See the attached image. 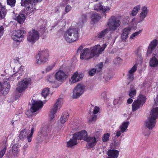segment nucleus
Listing matches in <instances>:
<instances>
[{
  "mask_svg": "<svg viewBox=\"0 0 158 158\" xmlns=\"http://www.w3.org/2000/svg\"><path fill=\"white\" fill-rule=\"evenodd\" d=\"M157 44V40H154L152 41L148 46L146 54L148 57L152 54V56L149 60V65L153 68L158 67V47L155 49Z\"/></svg>",
  "mask_w": 158,
  "mask_h": 158,
  "instance_id": "f257e3e1",
  "label": "nucleus"
},
{
  "mask_svg": "<svg viewBox=\"0 0 158 158\" xmlns=\"http://www.w3.org/2000/svg\"><path fill=\"white\" fill-rule=\"evenodd\" d=\"M120 19L117 16H112L109 19L107 26L108 28H106L98 33V36L99 38H102L110 31L112 32L115 31L121 24Z\"/></svg>",
  "mask_w": 158,
  "mask_h": 158,
  "instance_id": "f03ea898",
  "label": "nucleus"
},
{
  "mask_svg": "<svg viewBox=\"0 0 158 158\" xmlns=\"http://www.w3.org/2000/svg\"><path fill=\"white\" fill-rule=\"evenodd\" d=\"M63 37L68 42H73L77 40L79 37L78 28L73 27H70L64 32Z\"/></svg>",
  "mask_w": 158,
  "mask_h": 158,
  "instance_id": "7ed1b4c3",
  "label": "nucleus"
},
{
  "mask_svg": "<svg viewBox=\"0 0 158 158\" xmlns=\"http://www.w3.org/2000/svg\"><path fill=\"white\" fill-rule=\"evenodd\" d=\"M49 56V51L48 50H42L39 51L36 57V63L40 65L46 62Z\"/></svg>",
  "mask_w": 158,
  "mask_h": 158,
  "instance_id": "20e7f679",
  "label": "nucleus"
},
{
  "mask_svg": "<svg viewBox=\"0 0 158 158\" xmlns=\"http://www.w3.org/2000/svg\"><path fill=\"white\" fill-rule=\"evenodd\" d=\"M146 99L145 96L141 94H140L137 99L135 101L132 103V111H135L141 107L145 102Z\"/></svg>",
  "mask_w": 158,
  "mask_h": 158,
  "instance_id": "39448f33",
  "label": "nucleus"
},
{
  "mask_svg": "<svg viewBox=\"0 0 158 158\" xmlns=\"http://www.w3.org/2000/svg\"><path fill=\"white\" fill-rule=\"evenodd\" d=\"M86 86L81 83H78L74 88L73 91L72 97L77 98L81 96L85 90Z\"/></svg>",
  "mask_w": 158,
  "mask_h": 158,
  "instance_id": "423d86ee",
  "label": "nucleus"
},
{
  "mask_svg": "<svg viewBox=\"0 0 158 158\" xmlns=\"http://www.w3.org/2000/svg\"><path fill=\"white\" fill-rule=\"evenodd\" d=\"M40 33L36 30L32 29L30 31L27 35V40L31 44L34 43L39 38Z\"/></svg>",
  "mask_w": 158,
  "mask_h": 158,
  "instance_id": "0eeeda50",
  "label": "nucleus"
},
{
  "mask_svg": "<svg viewBox=\"0 0 158 158\" xmlns=\"http://www.w3.org/2000/svg\"><path fill=\"white\" fill-rule=\"evenodd\" d=\"M15 76V74H14L8 78H4L3 79V83L0 82V91H5L6 93H7L10 89V82L11 81L14 80V77Z\"/></svg>",
  "mask_w": 158,
  "mask_h": 158,
  "instance_id": "6e6552de",
  "label": "nucleus"
},
{
  "mask_svg": "<svg viewBox=\"0 0 158 158\" xmlns=\"http://www.w3.org/2000/svg\"><path fill=\"white\" fill-rule=\"evenodd\" d=\"M99 135H97L96 134L88 137L87 139H86V141L87 142V147L88 148L94 147L99 140Z\"/></svg>",
  "mask_w": 158,
  "mask_h": 158,
  "instance_id": "1a4fd4ad",
  "label": "nucleus"
},
{
  "mask_svg": "<svg viewBox=\"0 0 158 158\" xmlns=\"http://www.w3.org/2000/svg\"><path fill=\"white\" fill-rule=\"evenodd\" d=\"M25 31L23 30H15L12 32L11 38L15 41L20 42L24 37Z\"/></svg>",
  "mask_w": 158,
  "mask_h": 158,
  "instance_id": "9d476101",
  "label": "nucleus"
},
{
  "mask_svg": "<svg viewBox=\"0 0 158 158\" xmlns=\"http://www.w3.org/2000/svg\"><path fill=\"white\" fill-rule=\"evenodd\" d=\"M34 132V127H32L31 130L26 128L21 132L19 137L21 139L26 137L28 142H30L32 140V135Z\"/></svg>",
  "mask_w": 158,
  "mask_h": 158,
  "instance_id": "9b49d317",
  "label": "nucleus"
},
{
  "mask_svg": "<svg viewBox=\"0 0 158 158\" xmlns=\"http://www.w3.org/2000/svg\"><path fill=\"white\" fill-rule=\"evenodd\" d=\"M31 79L29 78H25L19 82L16 88L17 90L19 92H22L26 89L27 85L30 84Z\"/></svg>",
  "mask_w": 158,
  "mask_h": 158,
  "instance_id": "f8f14e48",
  "label": "nucleus"
},
{
  "mask_svg": "<svg viewBox=\"0 0 158 158\" xmlns=\"http://www.w3.org/2000/svg\"><path fill=\"white\" fill-rule=\"evenodd\" d=\"M106 46V44H104L102 47L98 44L90 48L91 51H92V54L94 55V57L98 56L101 54L102 52L104 50Z\"/></svg>",
  "mask_w": 158,
  "mask_h": 158,
  "instance_id": "ddd939ff",
  "label": "nucleus"
},
{
  "mask_svg": "<svg viewBox=\"0 0 158 158\" xmlns=\"http://www.w3.org/2000/svg\"><path fill=\"white\" fill-rule=\"evenodd\" d=\"M93 57L94 55L92 53L90 48H86L81 51L80 58L81 60H87Z\"/></svg>",
  "mask_w": 158,
  "mask_h": 158,
  "instance_id": "4468645a",
  "label": "nucleus"
},
{
  "mask_svg": "<svg viewBox=\"0 0 158 158\" xmlns=\"http://www.w3.org/2000/svg\"><path fill=\"white\" fill-rule=\"evenodd\" d=\"M56 80L59 82H63L65 81L68 77L67 74L62 70H59L54 75Z\"/></svg>",
  "mask_w": 158,
  "mask_h": 158,
  "instance_id": "2eb2a0df",
  "label": "nucleus"
},
{
  "mask_svg": "<svg viewBox=\"0 0 158 158\" xmlns=\"http://www.w3.org/2000/svg\"><path fill=\"white\" fill-rule=\"evenodd\" d=\"M83 75L81 73L76 72L73 73L69 80V83L73 85L81 80L83 77Z\"/></svg>",
  "mask_w": 158,
  "mask_h": 158,
  "instance_id": "dca6fc26",
  "label": "nucleus"
},
{
  "mask_svg": "<svg viewBox=\"0 0 158 158\" xmlns=\"http://www.w3.org/2000/svg\"><path fill=\"white\" fill-rule=\"evenodd\" d=\"M129 124L130 123L128 121H125L122 122L119 127L120 130L117 131L116 132V136L118 137L122 133L126 132Z\"/></svg>",
  "mask_w": 158,
  "mask_h": 158,
  "instance_id": "f3484780",
  "label": "nucleus"
},
{
  "mask_svg": "<svg viewBox=\"0 0 158 158\" xmlns=\"http://www.w3.org/2000/svg\"><path fill=\"white\" fill-rule=\"evenodd\" d=\"M43 102L41 101L33 100L32 102L31 111L34 112L41 108L43 106Z\"/></svg>",
  "mask_w": 158,
  "mask_h": 158,
  "instance_id": "a211bd4d",
  "label": "nucleus"
},
{
  "mask_svg": "<svg viewBox=\"0 0 158 158\" xmlns=\"http://www.w3.org/2000/svg\"><path fill=\"white\" fill-rule=\"evenodd\" d=\"M155 118L149 116L147 120L145 121V125L149 129H152L155 127L156 123Z\"/></svg>",
  "mask_w": 158,
  "mask_h": 158,
  "instance_id": "6ab92c4d",
  "label": "nucleus"
},
{
  "mask_svg": "<svg viewBox=\"0 0 158 158\" xmlns=\"http://www.w3.org/2000/svg\"><path fill=\"white\" fill-rule=\"evenodd\" d=\"M59 108L54 105L51 106L48 115L49 118L50 120H52L54 119L56 114L59 111Z\"/></svg>",
  "mask_w": 158,
  "mask_h": 158,
  "instance_id": "aec40b11",
  "label": "nucleus"
},
{
  "mask_svg": "<svg viewBox=\"0 0 158 158\" xmlns=\"http://www.w3.org/2000/svg\"><path fill=\"white\" fill-rule=\"evenodd\" d=\"M74 135H76V136L78 140L83 139L86 141V139L88 137L87 132L85 130L77 133Z\"/></svg>",
  "mask_w": 158,
  "mask_h": 158,
  "instance_id": "412c9836",
  "label": "nucleus"
},
{
  "mask_svg": "<svg viewBox=\"0 0 158 158\" xmlns=\"http://www.w3.org/2000/svg\"><path fill=\"white\" fill-rule=\"evenodd\" d=\"M107 154L109 156L107 158H117L119 152L118 150L115 149L109 150Z\"/></svg>",
  "mask_w": 158,
  "mask_h": 158,
  "instance_id": "4be33fe9",
  "label": "nucleus"
},
{
  "mask_svg": "<svg viewBox=\"0 0 158 158\" xmlns=\"http://www.w3.org/2000/svg\"><path fill=\"white\" fill-rule=\"evenodd\" d=\"M148 12V10L146 6H144L142 8L141 12L140 14L139 19L140 21H143L146 17Z\"/></svg>",
  "mask_w": 158,
  "mask_h": 158,
  "instance_id": "5701e85b",
  "label": "nucleus"
},
{
  "mask_svg": "<svg viewBox=\"0 0 158 158\" xmlns=\"http://www.w3.org/2000/svg\"><path fill=\"white\" fill-rule=\"evenodd\" d=\"M24 67L22 65L20 66L19 63L14 68V72L18 73L21 76L24 73Z\"/></svg>",
  "mask_w": 158,
  "mask_h": 158,
  "instance_id": "b1692460",
  "label": "nucleus"
},
{
  "mask_svg": "<svg viewBox=\"0 0 158 158\" xmlns=\"http://www.w3.org/2000/svg\"><path fill=\"white\" fill-rule=\"evenodd\" d=\"M131 29V27L129 26L125 28L123 30L121 35V38L122 40H124L127 38L128 34L130 31Z\"/></svg>",
  "mask_w": 158,
  "mask_h": 158,
  "instance_id": "393cba45",
  "label": "nucleus"
},
{
  "mask_svg": "<svg viewBox=\"0 0 158 158\" xmlns=\"http://www.w3.org/2000/svg\"><path fill=\"white\" fill-rule=\"evenodd\" d=\"M76 136V135H74L73 137L67 142V145L68 147H72L77 143V140L78 139Z\"/></svg>",
  "mask_w": 158,
  "mask_h": 158,
  "instance_id": "a878e982",
  "label": "nucleus"
},
{
  "mask_svg": "<svg viewBox=\"0 0 158 158\" xmlns=\"http://www.w3.org/2000/svg\"><path fill=\"white\" fill-rule=\"evenodd\" d=\"M90 19L92 22L94 23L98 22L101 19V16L98 13H94L91 15Z\"/></svg>",
  "mask_w": 158,
  "mask_h": 158,
  "instance_id": "bb28decb",
  "label": "nucleus"
},
{
  "mask_svg": "<svg viewBox=\"0 0 158 158\" xmlns=\"http://www.w3.org/2000/svg\"><path fill=\"white\" fill-rule=\"evenodd\" d=\"M69 114L67 112H64L61 115L60 119V122L61 123L63 124L65 123L68 120Z\"/></svg>",
  "mask_w": 158,
  "mask_h": 158,
  "instance_id": "cd10ccee",
  "label": "nucleus"
},
{
  "mask_svg": "<svg viewBox=\"0 0 158 158\" xmlns=\"http://www.w3.org/2000/svg\"><path fill=\"white\" fill-rule=\"evenodd\" d=\"M6 13V10L5 6L0 5V19L5 18Z\"/></svg>",
  "mask_w": 158,
  "mask_h": 158,
  "instance_id": "c85d7f7f",
  "label": "nucleus"
},
{
  "mask_svg": "<svg viewBox=\"0 0 158 158\" xmlns=\"http://www.w3.org/2000/svg\"><path fill=\"white\" fill-rule=\"evenodd\" d=\"M25 19V15L22 14H20L16 17L15 19L19 23H23Z\"/></svg>",
  "mask_w": 158,
  "mask_h": 158,
  "instance_id": "c756f323",
  "label": "nucleus"
},
{
  "mask_svg": "<svg viewBox=\"0 0 158 158\" xmlns=\"http://www.w3.org/2000/svg\"><path fill=\"white\" fill-rule=\"evenodd\" d=\"M136 94V89L135 87L133 86L131 87L129 90V95L130 97L132 98H134Z\"/></svg>",
  "mask_w": 158,
  "mask_h": 158,
  "instance_id": "7c9ffc66",
  "label": "nucleus"
},
{
  "mask_svg": "<svg viewBox=\"0 0 158 158\" xmlns=\"http://www.w3.org/2000/svg\"><path fill=\"white\" fill-rule=\"evenodd\" d=\"M152 117L155 118L156 119L158 117V107L153 108L151 111V113L149 115Z\"/></svg>",
  "mask_w": 158,
  "mask_h": 158,
  "instance_id": "2f4dec72",
  "label": "nucleus"
},
{
  "mask_svg": "<svg viewBox=\"0 0 158 158\" xmlns=\"http://www.w3.org/2000/svg\"><path fill=\"white\" fill-rule=\"evenodd\" d=\"M12 152L15 157H17L18 156L19 153V149L16 145H15L13 146L12 147Z\"/></svg>",
  "mask_w": 158,
  "mask_h": 158,
  "instance_id": "473e14b6",
  "label": "nucleus"
},
{
  "mask_svg": "<svg viewBox=\"0 0 158 158\" xmlns=\"http://www.w3.org/2000/svg\"><path fill=\"white\" fill-rule=\"evenodd\" d=\"M49 88H45L42 90L41 92V95L44 97V98L48 96L49 94Z\"/></svg>",
  "mask_w": 158,
  "mask_h": 158,
  "instance_id": "72a5a7b5",
  "label": "nucleus"
},
{
  "mask_svg": "<svg viewBox=\"0 0 158 158\" xmlns=\"http://www.w3.org/2000/svg\"><path fill=\"white\" fill-rule=\"evenodd\" d=\"M124 99V97L123 96H120L118 97L117 98L114 99L113 102V104L114 105L117 104H120Z\"/></svg>",
  "mask_w": 158,
  "mask_h": 158,
  "instance_id": "f704fd0d",
  "label": "nucleus"
},
{
  "mask_svg": "<svg viewBox=\"0 0 158 158\" xmlns=\"http://www.w3.org/2000/svg\"><path fill=\"white\" fill-rule=\"evenodd\" d=\"M39 135L43 139H47L48 138V135L47 133L44 131H40L39 133Z\"/></svg>",
  "mask_w": 158,
  "mask_h": 158,
  "instance_id": "c9c22d12",
  "label": "nucleus"
},
{
  "mask_svg": "<svg viewBox=\"0 0 158 158\" xmlns=\"http://www.w3.org/2000/svg\"><path fill=\"white\" fill-rule=\"evenodd\" d=\"M142 31V30H140L139 31H136L133 33L130 36V39L133 40L135 39L139 34L141 33Z\"/></svg>",
  "mask_w": 158,
  "mask_h": 158,
  "instance_id": "e433bc0d",
  "label": "nucleus"
},
{
  "mask_svg": "<svg viewBox=\"0 0 158 158\" xmlns=\"http://www.w3.org/2000/svg\"><path fill=\"white\" fill-rule=\"evenodd\" d=\"M140 6L137 5L134 7L132 11L131 15L133 16H135L138 13L139 10L140 9Z\"/></svg>",
  "mask_w": 158,
  "mask_h": 158,
  "instance_id": "4c0bfd02",
  "label": "nucleus"
},
{
  "mask_svg": "<svg viewBox=\"0 0 158 158\" xmlns=\"http://www.w3.org/2000/svg\"><path fill=\"white\" fill-rule=\"evenodd\" d=\"M62 102L63 100L61 98H58L54 105L60 109L62 105Z\"/></svg>",
  "mask_w": 158,
  "mask_h": 158,
  "instance_id": "58836bf2",
  "label": "nucleus"
},
{
  "mask_svg": "<svg viewBox=\"0 0 158 158\" xmlns=\"http://www.w3.org/2000/svg\"><path fill=\"white\" fill-rule=\"evenodd\" d=\"M110 135L109 133L104 134L102 137V140L104 142L106 143L109 140V138Z\"/></svg>",
  "mask_w": 158,
  "mask_h": 158,
  "instance_id": "ea45409f",
  "label": "nucleus"
},
{
  "mask_svg": "<svg viewBox=\"0 0 158 158\" xmlns=\"http://www.w3.org/2000/svg\"><path fill=\"white\" fill-rule=\"evenodd\" d=\"M54 76L52 75H49L46 77V81L49 82L53 83L55 81Z\"/></svg>",
  "mask_w": 158,
  "mask_h": 158,
  "instance_id": "a19ab883",
  "label": "nucleus"
},
{
  "mask_svg": "<svg viewBox=\"0 0 158 158\" xmlns=\"http://www.w3.org/2000/svg\"><path fill=\"white\" fill-rule=\"evenodd\" d=\"M137 64H135L128 71V72L134 74L135 72L137 69Z\"/></svg>",
  "mask_w": 158,
  "mask_h": 158,
  "instance_id": "79ce46f5",
  "label": "nucleus"
},
{
  "mask_svg": "<svg viewBox=\"0 0 158 158\" xmlns=\"http://www.w3.org/2000/svg\"><path fill=\"white\" fill-rule=\"evenodd\" d=\"M94 10L97 11H101L102 8V6L100 3H98L94 6Z\"/></svg>",
  "mask_w": 158,
  "mask_h": 158,
  "instance_id": "37998d69",
  "label": "nucleus"
},
{
  "mask_svg": "<svg viewBox=\"0 0 158 158\" xmlns=\"http://www.w3.org/2000/svg\"><path fill=\"white\" fill-rule=\"evenodd\" d=\"M134 74H133L131 73L128 72L127 74V79L129 81V83L132 81L134 80Z\"/></svg>",
  "mask_w": 158,
  "mask_h": 158,
  "instance_id": "c03bdc74",
  "label": "nucleus"
},
{
  "mask_svg": "<svg viewBox=\"0 0 158 158\" xmlns=\"http://www.w3.org/2000/svg\"><path fill=\"white\" fill-rule=\"evenodd\" d=\"M97 115H93L89 118L88 122L89 123L95 122L97 119Z\"/></svg>",
  "mask_w": 158,
  "mask_h": 158,
  "instance_id": "a18cd8bd",
  "label": "nucleus"
},
{
  "mask_svg": "<svg viewBox=\"0 0 158 158\" xmlns=\"http://www.w3.org/2000/svg\"><path fill=\"white\" fill-rule=\"evenodd\" d=\"M102 67L103 63L101 62L96 65L95 69H96L97 72H99L101 70Z\"/></svg>",
  "mask_w": 158,
  "mask_h": 158,
  "instance_id": "49530a36",
  "label": "nucleus"
},
{
  "mask_svg": "<svg viewBox=\"0 0 158 158\" xmlns=\"http://www.w3.org/2000/svg\"><path fill=\"white\" fill-rule=\"evenodd\" d=\"M110 8H111L109 6H102V8L101 11L103 13H106L109 12Z\"/></svg>",
  "mask_w": 158,
  "mask_h": 158,
  "instance_id": "de8ad7c7",
  "label": "nucleus"
},
{
  "mask_svg": "<svg viewBox=\"0 0 158 158\" xmlns=\"http://www.w3.org/2000/svg\"><path fill=\"white\" fill-rule=\"evenodd\" d=\"M96 70L95 68H93L89 70V73L90 76H93L95 73Z\"/></svg>",
  "mask_w": 158,
  "mask_h": 158,
  "instance_id": "09e8293b",
  "label": "nucleus"
},
{
  "mask_svg": "<svg viewBox=\"0 0 158 158\" xmlns=\"http://www.w3.org/2000/svg\"><path fill=\"white\" fill-rule=\"evenodd\" d=\"M7 3L10 6H13L15 3V0H7Z\"/></svg>",
  "mask_w": 158,
  "mask_h": 158,
  "instance_id": "8fccbe9b",
  "label": "nucleus"
},
{
  "mask_svg": "<svg viewBox=\"0 0 158 158\" xmlns=\"http://www.w3.org/2000/svg\"><path fill=\"white\" fill-rule=\"evenodd\" d=\"M137 23V22L136 19L135 18H133L131 21V27L132 28V27L136 25Z\"/></svg>",
  "mask_w": 158,
  "mask_h": 158,
  "instance_id": "3c124183",
  "label": "nucleus"
},
{
  "mask_svg": "<svg viewBox=\"0 0 158 158\" xmlns=\"http://www.w3.org/2000/svg\"><path fill=\"white\" fill-rule=\"evenodd\" d=\"M6 150V148L5 147L0 151V158H2L4 155Z\"/></svg>",
  "mask_w": 158,
  "mask_h": 158,
  "instance_id": "603ef678",
  "label": "nucleus"
},
{
  "mask_svg": "<svg viewBox=\"0 0 158 158\" xmlns=\"http://www.w3.org/2000/svg\"><path fill=\"white\" fill-rule=\"evenodd\" d=\"M99 111V108L98 106H95L94 109L93 113L94 114H97Z\"/></svg>",
  "mask_w": 158,
  "mask_h": 158,
  "instance_id": "864d4df0",
  "label": "nucleus"
},
{
  "mask_svg": "<svg viewBox=\"0 0 158 158\" xmlns=\"http://www.w3.org/2000/svg\"><path fill=\"white\" fill-rule=\"evenodd\" d=\"M114 62L116 64H119L122 61V60L120 57L116 58L114 60Z\"/></svg>",
  "mask_w": 158,
  "mask_h": 158,
  "instance_id": "5fc2aeb1",
  "label": "nucleus"
},
{
  "mask_svg": "<svg viewBox=\"0 0 158 158\" xmlns=\"http://www.w3.org/2000/svg\"><path fill=\"white\" fill-rule=\"evenodd\" d=\"M4 28L2 26H0V37H1L4 33Z\"/></svg>",
  "mask_w": 158,
  "mask_h": 158,
  "instance_id": "6e6d98bb",
  "label": "nucleus"
},
{
  "mask_svg": "<svg viewBox=\"0 0 158 158\" xmlns=\"http://www.w3.org/2000/svg\"><path fill=\"white\" fill-rule=\"evenodd\" d=\"M71 10V7L70 6H67L65 8V11L66 13L69 12Z\"/></svg>",
  "mask_w": 158,
  "mask_h": 158,
  "instance_id": "4d7b16f0",
  "label": "nucleus"
},
{
  "mask_svg": "<svg viewBox=\"0 0 158 158\" xmlns=\"http://www.w3.org/2000/svg\"><path fill=\"white\" fill-rule=\"evenodd\" d=\"M53 65H50L48 66L46 69V72H49L52 70L53 68Z\"/></svg>",
  "mask_w": 158,
  "mask_h": 158,
  "instance_id": "13d9d810",
  "label": "nucleus"
},
{
  "mask_svg": "<svg viewBox=\"0 0 158 158\" xmlns=\"http://www.w3.org/2000/svg\"><path fill=\"white\" fill-rule=\"evenodd\" d=\"M112 77L111 76H108L106 77L105 78V80L106 81V82L107 83L109 81L111 80Z\"/></svg>",
  "mask_w": 158,
  "mask_h": 158,
  "instance_id": "bf43d9fd",
  "label": "nucleus"
},
{
  "mask_svg": "<svg viewBox=\"0 0 158 158\" xmlns=\"http://www.w3.org/2000/svg\"><path fill=\"white\" fill-rule=\"evenodd\" d=\"M81 18L83 21H86L87 19V16L86 14H84L81 16Z\"/></svg>",
  "mask_w": 158,
  "mask_h": 158,
  "instance_id": "052dcab7",
  "label": "nucleus"
},
{
  "mask_svg": "<svg viewBox=\"0 0 158 158\" xmlns=\"http://www.w3.org/2000/svg\"><path fill=\"white\" fill-rule=\"evenodd\" d=\"M106 95H107V94H106V92H104L102 94L101 96L102 98H106Z\"/></svg>",
  "mask_w": 158,
  "mask_h": 158,
  "instance_id": "680f3d73",
  "label": "nucleus"
},
{
  "mask_svg": "<svg viewBox=\"0 0 158 158\" xmlns=\"http://www.w3.org/2000/svg\"><path fill=\"white\" fill-rule=\"evenodd\" d=\"M28 145L27 143H26L23 147V149L24 150V151H26L27 149L28 148Z\"/></svg>",
  "mask_w": 158,
  "mask_h": 158,
  "instance_id": "e2e57ef3",
  "label": "nucleus"
},
{
  "mask_svg": "<svg viewBox=\"0 0 158 158\" xmlns=\"http://www.w3.org/2000/svg\"><path fill=\"white\" fill-rule=\"evenodd\" d=\"M133 101V100L131 98H128L127 100V103L128 104H131V103Z\"/></svg>",
  "mask_w": 158,
  "mask_h": 158,
  "instance_id": "0e129e2a",
  "label": "nucleus"
},
{
  "mask_svg": "<svg viewBox=\"0 0 158 158\" xmlns=\"http://www.w3.org/2000/svg\"><path fill=\"white\" fill-rule=\"evenodd\" d=\"M83 48V47L82 46H80L78 49V51L79 50L81 51Z\"/></svg>",
  "mask_w": 158,
  "mask_h": 158,
  "instance_id": "69168bd1",
  "label": "nucleus"
},
{
  "mask_svg": "<svg viewBox=\"0 0 158 158\" xmlns=\"http://www.w3.org/2000/svg\"><path fill=\"white\" fill-rule=\"evenodd\" d=\"M6 75H5V74H1V76H3V77H4L5 76H6Z\"/></svg>",
  "mask_w": 158,
  "mask_h": 158,
  "instance_id": "338daca9",
  "label": "nucleus"
},
{
  "mask_svg": "<svg viewBox=\"0 0 158 158\" xmlns=\"http://www.w3.org/2000/svg\"><path fill=\"white\" fill-rule=\"evenodd\" d=\"M16 60H17V61H19V58H16Z\"/></svg>",
  "mask_w": 158,
  "mask_h": 158,
  "instance_id": "774afa93",
  "label": "nucleus"
}]
</instances>
